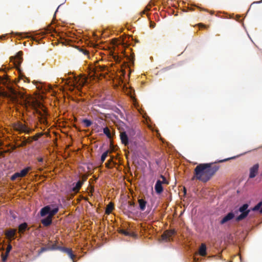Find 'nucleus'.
<instances>
[{
    "instance_id": "obj_1",
    "label": "nucleus",
    "mask_w": 262,
    "mask_h": 262,
    "mask_svg": "<svg viewBox=\"0 0 262 262\" xmlns=\"http://www.w3.org/2000/svg\"><path fill=\"white\" fill-rule=\"evenodd\" d=\"M218 168V166H212L211 163L200 164L194 168L192 180L196 179L206 182L210 180Z\"/></svg>"
},
{
    "instance_id": "obj_2",
    "label": "nucleus",
    "mask_w": 262,
    "mask_h": 262,
    "mask_svg": "<svg viewBox=\"0 0 262 262\" xmlns=\"http://www.w3.org/2000/svg\"><path fill=\"white\" fill-rule=\"evenodd\" d=\"M59 211V207L56 204H52L42 207L39 214L41 217H45L41 220V223L45 227L50 226L52 223V218Z\"/></svg>"
},
{
    "instance_id": "obj_3",
    "label": "nucleus",
    "mask_w": 262,
    "mask_h": 262,
    "mask_svg": "<svg viewBox=\"0 0 262 262\" xmlns=\"http://www.w3.org/2000/svg\"><path fill=\"white\" fill-rule=\"evenodd\" d=\"M115 60L118 62H122L121 67V76L123 79H125L126 71L125 69H128V77H129L132 70L130 66L134 65V55L128 56L126 53H122L121 55H117L115 56Z\"/></svg>"
},
{
    "instance_id": "obj_4",
    "label": "nucleus",
    "mask_w": 262,
    "mask_h": 262,
    "mask_svg": "<svg viewBox=\"0 0 262 262\" xmlns=\"http://www.w3.org/2000/svg\"><path fill=\"white\" fill-rule=\"evenodd\" d=\"M86 82V79L84 77H79L72 74L69 76L66 81V84L69 87L76 89L78 91Z\"/></svg>"
},
{
    "instance_id": "obj_5",
    "label": "nucleus",
    "mask_w": 262,
    "mask_h": 262,
    "mask_svg": "<svg viewBox=\"0 0 262 262\" xmlns=\"http://www.w3.org/2000/svg\"><path fill=\"white\" fill-rule=\"evenodd\" d=\"M58 250L63 253H67L69 257L73 260L75 255L73 254L71 249L66 247L58 246L56 244L49 245L48 247H42L39 251H38V255H40L42 253L48 250Z\"/></svg>"
},
{
    "instance_id": "obj_6",
    "label": "nucleus",
    "mask_w": 262,
    "mask_h": 262,
    "mask_svg": "<svg viewBox=\"0 0 262 262\" xmlns=\"http://www.w3.org/2000/svg\"><path fill=\"white\" fill-rule=\"evenodd\" d=\"M34 112L37 115L40 123L46 126L48 125L47 119L49 114L47 108L44 106L38 104V107L35 108Z\"/></svg>"
},
{
    "instance_id": "obj_7",
    "label": "nucleus",
    "mask_w": 262,
    "mask_h": 262,
    "mask_svg": "<svg viewBox=\"0 0 262 262\" xmlns=\"http://www.w3.org/2000/svg\"><path fill=\"white\" fill-rule=\"evenodd\" d=\"M248 207V204L245 203L240 206L238 210L234 211V212L235 213L236 216V221L239 222L245 219L250 211H253L252 208L249 209Z\"/></svg>"
},
{
    "instance_id": "obj_8",
    "label": "nucleus",
    "mask_w": 262,
    "mask_h": 262,
    "mask_svg": "<svg viewBox=\"0 0 262 262\" xmlns=\"http://www.w3.org/2000/svg\"><path fill=\"white\" fill-rule=\"evenodd\" d=\"M14 129L19 134L25 133L29 134L33 131V129L28 127L26 122L18 121L15 123L13 126Z\"/></svg>"
},
{
    "instance_id": "obj_9",
    "label": "nucleus",
    "mask_w": 262,
    "mask_h": 262,
    "mask_svg": "<svg viewBox=\"0 0 262 262\" xmlns=\"http://www.w3.org/2000/svg\"><path fill=\"white\" fill-rule=\"evenodd\" d=\"M105 70V67L100 65H95L91 68V76L94 79H99L103 75L102 73Z\"/></svg>"
},
{
    "instance_id": "obj_10",
    "label": "nucleus",
    "mask_w": 262,
    "mask_h": 262,
    "mask_svg": "<svg viewBox=\"0 0 262 262\" xmlns=\"http://www.w3.org/2000/svg\"><path fill=\"white\" fill-rule=\"evenodd\" d=\"M134 135V131L130 128H128L127 131H121L120 136L122 143L125 145H127L129 144V136L131 137Z\"/></svg>"
},
{
    "instance_id": "obj_11",
    "label": "nucleus",
    "mask_w": 262,
    "mask_h": 262,
    "mask_svg": "<svg viewBox=\"0 0 262 262\" xmlns=\"http://www.w3.org/2000/svg\"><path fill=\"white\" fill-rule=\"evenodd\" d=\"M235 217H236L235 213L233 211H230L223 217L222 220L220 221V224L224 225L228 223Z\"/></svg>"
},
{
    "instance_id": "obj_12",
    "label": "nucleus",
    "mask_w": 262,
    "mask_h": 262,
    "mask_svg": "<svg viewBox=\"0 0 262 262\" xmlns=\"http://www.w3.org/2000/svg\"><path fill=\"white\" fill-rule=\"evenodd\" d=\"M23 52L21 51H19L15 56L11 57L10 60L12 62H13L14 64L18 67L23 60Z\"/></svg>"
},
{
    "instance_id": "obj_13",
    "label": "nucleus",
    "mask_w": 262,
    "mask_h": 262,
    "mask_svg": "<svg viewBox=\"0 0 262 262\" xmlns=\"http://www.w3.org/2000/svg\"><path fill=\"white\" fill-rule=\"evenodd\" d=\"M86 180V178L83 177L79 180L76 183L73 184L72 191L75 193H78L80 189L83 185V183Z\"/></svg>"
},
{
    "instance_id": "obj_14",
    "label": "nucleus",
    "mask_w": 262,
    "mask_h": 262,
    "mask_svg": "<svg viewBox=\"0 0 262 262\" xmlns=\"http://www.w3.org/2000/svg\"><path fill=\"white\" fill-rule=\"evenodd\" d=\"M5 234L9 240L11 241L17 237V230L15 229H9L5 231Z\"/></svg>"
},
{
    "instance_id": "obj_15",
    "label": "nucleus",
    "mask_w": 262,
    "mask_h": 262,
    "mask_svg": "<svg viewBox=\"0 0 262 262\" xmlns=\"http://www.w3.org/2000/svg\"><path fill=\"white\" fill-rule=\"evenodd\" d=\"M12 34L17 36L19 38H30L31 37V39L36 42H39V40L38 38L35 37H31V36H29V33L26 32H23V33H18V32H12Z\"/></svg>"
},
{
    "instance_id": "obj_16",
    "label": "nucleus",
    "mask_w": 262,
    "mask_h": 262,
    "mask_svg": "<svg viewBox=\"0 0 262 262\" xmlns=\"http://www.w3.org/2000/svg\"><path fill=\"white\" fill-rule=\"evenodd\" d=\"M155 190L156 192L158 194H160L163 192V191L164 190V188L163 187V184H162V182H161L160 180H158L156 181L155 185Z\"/></svg>"
},
{
    "instance_id": "obj_17",
    "label": "nucleus",
    "mask_w": 262,
    "mask_h": 262,
    "mask_svg": "<svg viewBox=\"0 0 262 262\" xmlns=\"http://www.w3.org/2000/svg\"><path fill=\"white\" fill-rule=\"evenodd\" d=\"M199 254L201 256H205L207 255V247L205 244L203 243L200 246L197 253L195 255Z\"/></svg>"
},
{
    "instance_id": "obj_18",
    "label": "nucleus",
    "mask_w": 262,
    "mask_h": 262,
    "mask_svg": "<svg viewBox=\"0 0 262 262\" xmlns=\"http://www.w3.org/2000/svg\"><path fill=\"white\" fill-rule=\"evenodd\" d=\"M258 164H255L252 167H251V168L250 169V178H253L256 176L258 172Z\"/></svg>"
},
{
    "instance_id": "obj_19",
    "label": "nucleus",
    "mask_w": 262,
    "mask_h": 262,
    "mask_svg": "<svg viewBox=\"0 0 262 262\" xmlns=\"http://www.w3.org/2000/svg\"><path fill=\"white\" fill-rule=\"evenodd\" d=\"M0 250L2 251V253L1 255L2 261V262H6L8 259V257L9 255V253H7L5 251V248L3 246L0 247Z\"/></svg>"
},
{
    "instance_id": "obj_20",
    "label": "nucleus",
    "mask_w": 262,
    "mask_h": 262,
    "mask_svg": "<svg viewBox=\"0 0 262 262\" xmlns=\"http://www.w3.org/2000/svg\"><path fill=\"white\" fill-rule=\"evenodd\" d=\"M29 229L28 224L26 222L23 223L18 226V232L20 234H23L26 230H29Z\"/></svg>"
},
{
    "instance_id": "obj_21",
    "label": "nucleus",
    "mask_w": 262,
    "mask_h": 262,
    "mask_svg": "<svg viewBox=\"0 0 262 262\" xmlns=\"http://www.w3.org/2000/svg\"><path fill=\"white\" fill-rule=\"evenodd\" d=\"M138 203L140 209L141 211H144L146 208L147 202L143 199H140L138 200Z\"/></svg>"
},
{
    "instance_id": "obj_22",
    "label": "nucleus",
    "mask_w": 262,
    "mask_h": 262,
    "mask_svg": "<svg viewBox=\"0 0 262 262\" xmlns=\"http://www.w3.org/2000/svg\"><path fill=\"white\" fill-rule=\"evenodd\" d=\"M31 169V168L29 167H26L22 170L20 171V172H18V173L19 174L20 178H22L24 177H25L29 170Z\"/></svg>"
},
{
    "instance_id": "obj_23",
    "label": "nucleus",
    "mask_w": 262,
    "mask_h": 262,
    "mask_svg": "<svg viewBox=\"0 0 262 262\" xmlns=\"http://www.w3.org/2000/svg\"><path fill=\"white\" fill-rule=\"evenodd\" d=\"M253 211H257L260 213H262V202H259L254 207L252 208Z\"/></svg>"
},
{
    "instance_id": "obj_24",
    "label": "nucleus",
    "mask_w": 262,
    "mask_h": 262,
    "mask_svg": "<svg viewBox=\"0 0 262 262\" xmlns=\"http://www.w3.org/2000/svg\"><path fill=\"white\" fill-rule=\"evenodd\" d=\"M103 132L104 135H106V136L108 138H111L112 137V134L111 130L107 127H104L103 129Z\"/></svg>"
},
{
    "instance_id": "obj_25",
    "label": "nucleus",
    "mask_w": 262,
    "mask_h": 262,
    "mask_svg": "<svg viewBox=\"0 0 262 262\" xmlns=\"http://www.w3.org/2000/svg\"><path fill=\"white\" fill-rule=\"evenodd\" d=\"M116 164V162L112 160H109L105 163V166L107 168H112Z\"/></svg>"
},
{
    "instance_id": "obj_26",
    "label": "nucleus",
    "mask_w": 262,
    "mask_h": 262,
    "mask_svg": "<svg viewBox=\"0 0 262 262\" xmlns=\"http://www.w3.org/2000/svg\"><path fill=\"white\" fill-rule=\"evenodd\" d=\"M82 122L86 127H90L92 124V121L86 118L83 119Z\"/></svg>"
},
{
    "instance_id": "obj_27",
    "label": "nucleus",
    "mask_w": 262,
    "mask_h": 262,
    "mask_svg": "<svg viewBox=\"0 0 262 262\" xmlns=\"http://www.w3.org/2000/svg\"><path fill=\"white\" fill-rule=\"evenodd\" d=\"M108 151H105L102 154V155L101 156V159H100L101 163H102L104 162L105 160L106 159V157L108 156Z\"/></svg>"
},
{
    "instance_id": "obj_28",
    "label": "nucleus",
    "mask_w": 262,
    "mask_h": 262,
    "mask_svg": "<svg viewBox=\"0 0 262 262\" xmlns=\"http://www.w3.org/2000/svg\"><path fill=\"white\" fill-rule=\"evenodd\" d=\"M88 189L89 190V195L90 196H92L93 195V192L94 191V187L93 186L91 185V184H90L88 187Z\"/></svg>"
},
{
    "instance_id": "obj_29",
    "label": "nucleus",
    "mask_w": 262,
    "mask_h": 262,
    "mask_svg": "<svg viewBox=\"0 0 262 262\" xmlns=\"http://www.w3.org/2000/svg\"><path fill=\"white\" fill-rule=\"evenodd\" d=\"M20 178L19 174L18 173V172L14 173L11 177V180L12 181L15 180L17 178Z\"/></svg>"
},
{
    "instance_id": "obj_30",
    "label": "nucleus",
    "mask_w": 262,
    "mask_h": 262,
    "mask_svg": "<svg viewBox=\"0 0 262 262\" xmlns=\"http://www.w3.org/2000/svg\"><path fill=\"white\" fill-rule=\"evenodd\" d=\"M160 178L162 179V181L161 180V182H162V184H168V181L167 180V179L164 176L161 175Z\"/></svg>"
},
{
    "instance_id": "obj_31",
    "label": "nucleus",
    "mask_w": 262,
    "mask_h": 262,
    "mask_svg": "<svg viewBox=\"0 0 262 262\" xmlns=\"http://www.w3.org/2000/svg\"><path fill=\"white\" fill-rule=\"evenodd\" d=\"M119 232L121 234H123L125 235H130L129 232L128 231H127L126 230L124 229H120Z\"/></svg>"
},
{
    "instance_id": "obj_32",
    "label": "nucleus",
    "mask_w": 262,
    "mask_h": 262,
    "mask_svg": "<svg viewBox=\"0 0 262 262\" xmlns=\"http://www.w3.org/2000/svg\"><path fill=\"white\" fill-rule=\"evenodd\" d=\"M12 246H11V244H9L7 246V248L6 249V250L5 249V252H6L7 253H10V252L11 251V250H12Z\"/></svg>"
},
{
    "instance_id": "obj_33",
    "label": "nucleus",
    "mask_w": 262,
    "mask_h": 262,
    "mask_svg": "<svg viewBox=\"0 0 262 262\" xmlns=\"http://www.w3.org/2000/svg\"><path fill=\"white\" fill-rule=\"evenodd\" d=\"M154 3L150 2L149 4L145 7V10L146 11H149L152 5H154Z\"/></svg>"
},
{
    "instance_id": "obj_34",
    "label": "nucleus",
    "mask_w": 262,
    "mask_h": 262,
    "mask_svg": "<svg viewBox=\"0 0 262 262\" xmlns=\"http://www.w3.org/2000/svg\"><path fill=\"white\" fill-rule=\"evenodd\" d=\"M20 78L23 79L24 78V81H27L29 82V79L27 77L25 76L24 75H22L21 74L19 75Z\"/></svg>"
},
{
    "instance_id": "obj_35",
    "label": "nucleus",
    "mask_w": 262,
    "mask_h": 262,
    "mask_svg": "<svg viewBox=\"0 0 262 262\" xmlns=\"http://www.w3.org/2000/svg\"><path fill=\"white\" fill-rule=\"evenodd\" d=\"M236 158V157H231V158H227V159H225L224 160H221L220 161V162H226V161H227L230 159H234Z\"/></svg>"
},
{
    "instance_id": "obj_36",
    "label": "nucleus",
    "mask_w": 262,
    "mask_h": 262,
    "mask_svg": "<svg viewBox=\"0 0 262 262\" xmlns=\"http://www.w3.org/2000/svg\"><path fill=\"white\" fill-rule=\"evenodd\" d=\"M5 95V92L2 86H0V97Z\"/></svg>"
},
{
    "instance_id": "obj_37",
    "label": "nucleus",
    "mask_w": 262,
    "mask_h": 262,
    "mask_svg": "<svg viewBox=\"0 0 262 262\" xmlns=\"http://www.w3.org/2000/svg\"><path fill=\"white\" fill-rule=\"evenodd\" d=\"M156 26V24L154 22L150 21V27L151 28H155Z\"/></svg>"
},
{
    "instance_id": "obj_38",
    "label": "nucleus",
    "mask_w": 262,
    "mask_h": 262,
    "mask_svg": "<svg viewBox=\"0 0 262 262\" xmlns=\"http://www.w3.org/2000/svg\"><path fill=\"white\" fill-rule=\"evenodd\" d=\"M37 160H38V162L39 163H43V159L42 158H38L37 159Z\"/></svg>"
},
{
    "instance_id": "obj_39",
    "label": "nucleus",
    "mask_w": 262,
    "mask_h": 262,
    "mask_svg": "<svg viewBox=\"0 0 262 262\" xmlns=\"http://www.w3.org/2000/svg\"><path fill=\"white\" fill-rule=\"evenodd\" d=\"M8 35V34H6L2 36H0V39H4Z\"/></svg>"
},
{
    "instance_id": "obj_40",
    "label": "nucleus",
    "mask_w": 262,
    "mask_h": 262,
    "mask_svg": "<svg viewBox=\"0 0 262 262\" xmlns=\"http://www.w3.org/2000/svg\"><path fill=\"white\" fill-rule=\"evenodd\" d=\"M193 259L194 262H199L200 260V259L199 258L196 257L195 256H193Z\"/></svg>"
},
{
    "instance_id": "obj_41",
    "label": "nucleus",
    "mask_w": 262,
    "mask_h": 262,
    "mask_svg": "<svg viewBox=\"0 0 262 262\" xmlns=\"http://www.w3.org/2000/svg\"><path fill=\"white\" fill-rule=\"evenodd\" d=\"M262 3V0H261V1H260L254 2L251 4V5H253V4H260V3Z\"/></svg>"
},
{
    "instance_id": "obj_42",
    "label": "nucleus",
    "mask_w": 262,
    "mask_h": 262,
    "mask_svg": "<svg viewBox=\"0 0 262 262\" xmlns=\"http://www.w3.org/2000/svg\"><path fill=\"white\" fill-rule=\"evenodd\" d=\"M12 99L13 101H16V96H13V97L12 98Z\"/></svg>"
},
{
    "instance_id": "obj_43",
    "label": "nucleus",
    "mask_w": 262,
    "mask_h": 262,
    "mask_svg": "<svg viewBox=\"0 0 262 262\" xmlns=\"http://www.w3.org/2000/svg\"><path fill=\"white\" fill-rule=\"evenodd\" d=\"M129 205H130V206H134L135 205V203L134 202H129Z\"/></svg>"
},
{
    "instance_id": "obj_44",
    "label": "nucleus",
    "mask_w": 262,
    "mask_h": 262,
    "mask_svg": "<svg viewBox=\"0 0 262 262\" xmlns=\"http://www.w3.org/2000/svg\"><path fill=\"white\" fill-rule=\"evenodd\" d=\"M184 194H186V188H184Z\"/></svg>"
},
{
    "instance_id": "obj_45",
    "label": "nucleus",
    "mask_w": 262,
    "mask_h": 262,
    "mask_svg": "<svg viewBox=\"0 0 262 262\" xmlns=\"http://www.w3.org/2000/svg\"><path fill=\"white\" fill-rule=\"evenodd\" d=\"M84 54L85 55H87L88 54V52L87 51H85L84 52Z\"/></svg>"
},
{
    "instance_id": "obj_46",
    "label": "nucleus",
    "mask_w": 262,
    "mask_h": 262,
    "mask_svg": "<svg viewBox=\"0 0 262 262\" xmlns=\"http://www.w3.org/2000/svg\"><path fill=\"white\" fill-rule=\"evenodd\" d=\"M200 26H201L204 28H206V26L205 25H204L203 24H200Z\"/></svg>"
},
{
    "instance_id": "obj_47",
    "label": "nucleus",
    "mask_w": 262,
    "mask_h": 262,
    "mask_svg": "<svg viewBox=\"0 0 262 262\" xmlns=\"http://www.w3.org/2000/svg\"><path fill=\"white\" fill-rule=\"evenodd\" d=\"M82 199H84L85 200H87V199L84 198L83 196L82 197Z\"/></svg>"
},
{
    "instance_id": "obj_48",
    "label": "nucleus",
    "mask_w": 262,
    "mask_h": 262,
    "mask_svg": "<svg viewBox=\"0 0 262 262\" xmlns=\"http://www.w3.org/2000/svg\"><path fill=\"white\" fill-rule=\"evenodd\" d=\"M174 233H175V232L174 231H172V234H174Z\"/></svg>"
},
{
    "instance_id": "obj_49",
    "label": "nucleus",
    "mask_w": 262,
    "mask_h": 262,
    "mask_svg": "<svg viewBox=\"0 0 262 262\" xmlns=\"http://www.w3.org/2000/svg\"><path fill=\"white\" fill-rule=\"evenodd\" d=\"M12 216H13V217L14 219H15V217H15V216H14V215H13Z\"/></svg>"
},
{
    "instance_id": "obj_50",
    "label": "nucleus",
    "mask_w": 262,
    "mask_h": 262,
    "mask_svg": "<svg viewBox=\"0 0 262 262\" xmlns=\"http://www.w3.org/2000/svg\"><path fill=\"white\" fill-rule=\"evenodd\" d=\"M58 8L56 9V12H57L58 11Z\"/></svg>"
},
{
    "instance_id": "obj_51",
    "label": "nucleus",
    "mask_w": 262,
    "mask_h": 262,
    "mask_svg": "<svg viewBox=\"0 0 262 262\" xmlns=\"http://www.w3.org/2000/svg\"><path fill=\"white\" fill-rule=\"evenodd\" d=\"M73 262H75V261H74V260H73Z\"/></svg>"
}]
</instances>
